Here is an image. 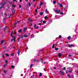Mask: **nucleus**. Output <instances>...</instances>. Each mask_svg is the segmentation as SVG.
<instances>
[{
    "mask_svg": "<svg viewBox=\"0 0 78 78\" xmlns=\"http://www.w3.org/2000/svg\"><path fill=\"white\" fill-rule=\"evenodd\" d=\"M3 3V2H0V9H4L5 8V5L6 4V2Z\"/></svg>",
    "mask_w": 78,
    "mask_h": 78,
    "instance_id": "f257e3e1",
    "label": "nucleus"
},
{
    "mask_svg": "<svg viewBox=\"0 0 78 78\" xmlns=\"http://www.w3.org/2000/svg\"><path fill=\"white\" fill-rule=\"evenodd\" d=\"M12 33H13V32L12 31L11 33V35L10 36L12 37V39L11 40V42H12V41H14V42H15V37L12 36Z\"/></svg>",
    "mask_w": 78,
    "mask_h": 78,
    "instance_id": "f03ea898",
    "label": "nucleus"
},
{
    "mask_svg": "<svg viewBox=\"0 0 78 78\" xmlns=\"http://www.w3.org/2000/svg\"><path fill=\"white\" fill-rule=\"evenodd\" d=\"M55 12L57 13V14H59V12H60V10H58H58L57 9H55Z\"/></svg>",
    "mask_w": 78,
    "mask_h": 78,
    "instance_id": "7ed1b4c3",
    "label": "nucleus"
},
{
    "mask_svg": "<svg viewBox=\"0 0 78 78\" xmlns=\"http://www.w3.org/2000/svg\"><path fill=\"white\" fill-rule=\"evenodd\" d=\"M18 36H19L20 38H19L18 41H19V39H21V38H22V39L23 38V36H22V35H18Z\"/></svg>",
    "mask_w": 78,
    "mask_h": 78,
    "instance_id": "20e7f679",
    "label": "nucleus"
},
{
    "mask_svg": "<svg viewBox=\"0 0 78 78\" xmlns=\"http://www.w3.org/2000/svg\"><path fill=\"white\" fill-rule=\"evenodd\" d=\"M67 46H68V47H72V46H73V45L72 44H67Z\"/></svg>",
    "mask_w": 78,
    "mask_h": 78,
    "instance_id": "39448f33",
    "label": "nucleus"
},
{
    "mask_svg": "<svg viewBox=\"0 0 78 78\" xmlns=\"http://www.w3.org/2000/svg\"><path fill=\"white\" fill-rule=\"evenodd\" d=\"M66 73H68V72H69V73H72V71H71V70H68L67 71H66Z\"/></svg>",
    "mask_w": 78,
    "mask_h": 78,
    "instance_id": "423d86ee",
    "label": "nucleus"
},
{
    "mask_svg": "<svg viewBox=\"0 0 78 78\" xmlns=\"http://www.w3.org/2000/svg\"><path fill=\"white\" fill-rule=\"evenodd\" d=\"M12 12L13 14H14L15 13V10L13 8H12Z\"/></svg>",
    "mask_w": 78,
    "mask_h": 78,
    "instance_id": "0eeeda50",
    "label": "nucleus"
},
{
    "mask_svg": "<svg viewBox=\"0 0 78 78\" xmlns=\"http://www.w3.org/2000/svg\"><path fill=\"white\" fill-rule=\"evenodd\" d=\"M27 30V27L24 28L23 29V31L24 32H25V31H26V30Z\"/></svg>",
    "mask_w": 78,
    "mask_h": 78,
    "instance_id": "6e6552de",
    "label": "nucleus"
},
{
    "mask_svg": "<svg viewBox=\"0 0 78 78\" xmlns=\"http://www.w3.org/2000/svg\"><path fill=\"white\" fill-rule=\"evenodd\" d=\"M59 57H61L62 56V54L60 53H58V56Z\"/></svg>",
    "mask_w": 78,
    "mask_h": 78,
    "instance_id": "1a4fd4ad",
    "label": "nucleus"
},
{
    "mask_svg": "<svg viewBox=\"0 0 78 78\" xmlns=\"http://www.w3.org/2000/svg\"><path fill=\"white\" fill-rule=\"evenodd\" d=\"M28 35H27V34L24 35V37H28Z\"/></svg>",
    "mask_w": 78,
    "mask_h": 78,
    "instance_id": "9d476101",
    "label": "nucleus"
},
{
    "mask_svg": "<svg viewBox=\"0 0 78 78\" xmlns=\"http://www.w3.org/2000/svg\"><path fill=\"white\" fill-rule=\"evenodd\" d=\"M22 30L20 29L18 30V33H21V32H22Z\"/></svg>",
    "mask_w": 78,
    "mask_h": 78,
    "instance_id": "9b49d317",
    "label": "nucleus"
},
{
    "mask_svg": "<svg viewBox=\"0 0 78 78\" xmlns=\"http://www.w3.org/2000/svg\"><path fill=\"white\" fill-rule=\"evenodd\" d=\"M20 53V50H19L18 53V56H19V54Z\"/></svg>",
    "mask_w": 78,
    "mask_h": 78,
    "instance_id": "f8f14e48",
    "label": "nucleus"
},
{
    "mask_svg": "<svg viewBox=\"0 0 78 78\" xmlns=\"http://www.w3.org/2000/svg\"><path fill=\"white\" fill-rule=\"evenodd\" d=\"M60 72L61 73V75H62V76H63L64 75V73L63 72H62L61 71Z\"/></svg>",
    "mask_w": 78,
    "mask_h": 78,
    "instance_id": "ddd939ff",
    "label": "nucleus"
},
{
    "mask_svg": "<svg viewBox=\"0 0 78 78\" xmlns=\"http://www.w3.org/2000/svg\"><path fill=\"white\" fill-rule=\"evenodd\" d=\"M70 38H71V37L70 36H69L67 38V39H68L70 40Z\"/></svg>",
    "mask_w": 78,
    "mask_h": 78,
    "instance_id": "4468645a",
    "label": "nucleus"
},
{
    "mask_svg": "<svg viewBox=\"0 0 78 78\" xmlns=\"http://www.w3.org/2000/svg\"><path fill=\"white\" fill-rule=\"evenodd\" d=\"M28 21H30L31 22H33V20L30 19H28Z\"/></svg>",
    "mask_w": 78,
    "mask_h": 78,
    "instance_id": "2eb2a0df",
    "label": "nucleus"
},
{
    "mask_svg": "<svg viewBox=\"0 0 78 78\" xmlns=\"http://www.w3.org/2000/svg\"><path fill=\"white\" fill-rule=\"evenodd\" d=\"M43 4H44V3L43 2H41L40 4V6H42V5H43Z\"/></svg>",
    "mask_w": 78,
    "mask_h": 78,
    "instance_id": "dca6fc26",
    "label": "nucleus"
},
{
    "mask_svg": "<svg viewBox=\"0 0 78 78\" xmlns=\"http://www.w3.org/2000/svg\"><path fill=\"white\" fill-rule=\"evenodd\" d=\"M13 0V3H14V2H16V3H17V1H16V0Z\"/></svg>",
    "mask_w": 78,
    "mask_h": 78,
    "instance_id": "f3484780",
    "label": "nucleus"
},
{
    "mask_svg": "<svg viewBox=\"0 0 78 78\" xmlns=\"http://www.w3.org/2000/svg\"><path fill=\"white\" fill-rule=\"evenodd\" d=\"M34 37V35L32 34L31 36V38H33Z\"/></svg>",
    "mask_w": 78,
    "mask_h": 78,
    "instance_id": "a211bd4d",
    "label": "nucleus"
},
{
    "mask_svg": "<svg viewBox=\"0 0 78 78\" xmlns=\"http://www.w3.org/2000/svg\"><path fill=\"white\" fill-rule=\"evenodd\" d=\"M56 2L55 1H54L53 2V4L54 5H55L56 4Z\"/></svg>",
    "mask_w": 78,
    "mask_h": 78,
    "instance_id": "6ab92c4d",
    "label": "nucleus"
},
{
    "mask_svg": "<svg viewBox=\"0 0 78 78\" xmlns=\"http://www.w3.org/2000/svg\"><path fill=\"white\" fill-rule=\"evenodd\" d=\"M43 23L45 24V23H46V21H43Z\"/></svg>",
    "mask_w": 78,
    "mask_h": 78,
    "instance_id": "aec40b11",
    "label": "nucleus"
},
{
    "mask_svg": "<svg viewBox=\"0 0 78 78\" xmlns=\"http://www.w3.org/2000/svg\"><path fill=\"white\" fill-rule=\"evenodd\" d=\"M61 37H62V36L61 35H60V36H59L58 38L59 39H61Z\"/></svg>",
    "mask_w": 78,
    "mask_h": 78,
    "instance_id": "412c9836",
    "label": "nucleus"
},
{
    "mask_svg": "<svg viewBox=\"0 0 78 78\" xmlns=\"http://www.w3.org/2000/svg\"><path fill=\"white\" fill-rule=\"evenodd\" d=\"M4 41H1V44H3V43Z\"/></svg>",
    "mask_w": 78,
    "mask_h": 78,
    "instance_id": "4be33fe9",
    "label": "nucleus"
},
{
    "mask_svg": "<svg viewBox=\"0 0 78 78\" xmlns=\"http://www.w3.org/2000/svg\"><path fill=\"white\" fill-rule=\"evenodd\" d=\"M46 14H48V10L47 9H46Z\"/></svg>",
    "mask_w": 78,
    "mask_h": 78,
    "instance_id": "5701e85b",
    "label": "nucleus"
},
{
    "mask_svg": "<svg viewBox=\"0 0 78 78\" xmlns=\"http://www.w3.org/2000/svg\"><path fill=\"white\" fill-rule=\"evenodd\" d=\"M40 15H41V16H42V15H43V12H41L40 13Z\"/></svg>",
    "mask_w": 78,
    "mask_h": 78,
    "instance_id": "b1692460",
    "label": "nucleus"
},
{
    "mask_svg": "<svg viewBox=\"0 0 78 78\" xmlns=\"http://www.w3.org/2000/svg\"><path fill=\"white\" fill-rule=\"evenodd\" d=\"M60 7H63V5H62V4H60Z\"/></svg>",
    "mask_w": 78,
    "mask_h": 78,
    "instance_id": "393cba45",
    "label": "nucleus"
},
{
    "mask_svg": "<svg viewBox=\"0 0 78 78\" xmlns=\"http://www.w3.org/2000/svg\"><path fill=\"white\" fill-rule=\"evenodd\" d=\"M12 6L13 7H16V5H12Z\"/></svg>",
    "mask_w": 78,
    "mask_h": 78,
    "instance_id": "a878e982",
    "label": "nucleus"
},
{
    "mask_svg": "<svg viewBox=\"0 0 78 78\" xmlns=\"http://www.w3.org/2000/svg\"><path fill=\"white\" fill-rule=\"evenodd\" d=\"M5 63L6 64H7V63H8V61L7 60H5Z\"/></svg>",
    "mask_w": 78,
    "mask_h": 78,
    "instance_id": "bb28decb",
    "label": "nucleus"
},
{
    "mask_svg": "<svg viewBox=\"0 0 78 78\" xmlns=\"http://www.w3.org/2000/svg\"><path fill=\"white\" fill-rule=\"evenodd\" d=\"M55 47V44H54L52 47V48H54Z\"/></svg>",
    "mask_w": 78,
    "mask_h": 78,
    "instance_id": "cd10ccee",
    "label": "nucleus"
},
{
    "mask_svg": "<svg viewBox=\"0 0 78 78\" xmlns=\"http://www.w3.org/2000/svg\"><path fill=\"white\" fill-rule=\"evenodd\" d=\"M5 55L6 56H7V57L9 56V55H8V54H6Z\"/></svg>",
    "mask_w": 78,
    "mask_h": 78,
    "instance_id": "c85d7f7f",
    "label": "nucleus"
},
{
    "mask_svg": "<svg viewBox=\"0 0 78 78\" xmlns=\"http://www.w3.org/2000/svg\"><path fill=\"white\" fill-rule=\"evenodd\" d=\"M11 67L12 69H13V68H14V66H12Z\"/></svg>",
    "mask_w": 78,
    "mask_h": 78,
    "instance_id": "c756f323",
    "label": "nucleus"
},
{
    "mask_svg": "<svg viewBox=\"0 0 78 78\" xmlns=\"http://www.w3.org/2000/svg\"><path fill=\"white\" fill-rule=\"evenodd\" d=\"M7 2H9V3L10 4V5H12V2H10L9 1H7Z\"/></svg>",
    "mask_w": 78,
    "mask_h": 78,
    "instance_id": "7c9ffc66",
    "label": "nucleus"
},
{
    "mask_svg": "<svg viewBox=\"0 0 78 78\" xmlns=\"http://www.w3.org/2000/svg\"><path fill=\"white\" fill-rule=\"evenodd\" d=\"M60 14H61L62 15V14H64V12H60Z\"/></svg>",
    "mask_w": 78,
    "mask_h": 78,
    "instance_id": "2f4dec72",
    "label": "nucleus"
},
{
    "mask_svg": "<svg viewBox=\"0 0 78 78\" xmlns=\"http://www.w3.org/2000/svg\"><path fill=\"white\" fill-rule=\"evenodd\" d=\"M39 76H42V73H40Z\"/></svg>",
    "mask_w": 78,
    "mask_h": 78,
    "instance_id": "473e14b6",
    "label": "nucleus"
},
{
    "mask_svg": "<svg viewBox=\"0 0 78 78\" xmlns=\"http://www.w3.org/2000/svg\"><path fill=\"white\" fill-rule=\"evenodd\" d=\"M68 56L69 57H70L71 56H72V55L71 54H69V55Z\"/></svg>",
    "mask_w": 78,
    "mask_h": 78,
    "instance_id": "72a5a7b5",
    "label": "nucleus"
},
{
    "mask_svg": "<svg viewBox=\"0 0 78 78\" xmlns=\"http://www.w3.org/2000/svg\"><path fill=\"white\" fill-rule=\"evenodd\" d=\"M47 18H48V17L47 16H45L44 17L45 19H47Z\"/></svg>",
    "mask_w": 78,
    "mask_h": 78,
    "instance_id": "f704fd0d",
    "label": "nucleus"
},
{
    "mask_svg": "<svg viewBox=\"0 0 78 78\" xmlns=\"http://www.w3.org/2000/svg\"><path fill=\"white\" fill-rule=\"evenodd\" d=\"M6 65H7V64H6L5 65L3 66V67H6Z\"/></svg>",
    "mask_w": 78,
    "mask_h": 78,
    "instance_id": "c9c22d12",
    "label": "nucleus"
},
{
    "mask_svg": "<svg viewBox=\"0 0 78 78\" xmlns=\"http://www.w3.org/2000/svg\"><path fill=\"white\" fill-rule=\"evenodd\" d=\"M33 66V64H31L30 67V68H31L32 67V66Z\"/></svg>",
    "mask_w": 78,
    "mask_h": 78,
    "instance_id": "e433bc0d",
    "label": "nucleus"
},
{
    "mask_svg": "<svg viewBox=\"0 0 78 78\" xmlns=\"http://www.w3.org/2000/svg\"><path fill=\"white\" fill-rule=\"evenodd\" d=\"M19 5L20 6L19 8H21V5H20V4H19Z\"/></svg>",
    "mask_w": 78,
    "mask_h": 78,
    "instance_id": "4c0bfd02",
    "label": "nucleus"
},
{
    "mask_svg": "<svg viewBox=\"0 0 78 78\" xmlns=\"http://www.w3.org/2000/svg\"><path fill=\"white\" fill-rule=\"evenodd\" d=\"M36 27V24H35L34 25V28H35Z\"/></svg>",
    "mask_w": 78,
    "mask_h": 78,
    "instance_id": "58836bf2",
    "label": "nucleus"
},
{
    "mask_svg": "<svg viewBox=\"0 0 78 78\" xmlns=\"http://www.w3.org/2000/svg\"><path fill=\"white\" fill-rule=\"evenodd\" d=\"M4 73L5 74V73H6V71L4 70Z\"/></svg>",
    "mask_w": 78,
    "mask_h": 78,
    "instance_id": "ea45409f",
    "label": "nucleus"
},
{
    "mask_svg": "<svg viewBox=\"0 0 78 78\" xmlns=\"http://www.w3.org/2000/svg\"><path fill=\"white\" fill-rule=\"evenodd\" d=\"M39 28V27L37 26V27H36L35 28H36V29H37V28Z\"/></svg>",
    "mask_w": 78,
    "mask_h": 78,
    "instance_id": "a19ab883",
    "label": "nucleus"
},
{
    "mask_svg": "<svg viewBox=\"0 0 78 78\" xmlns=\"http://www.w3.org/2000/svg\"><path fill=\"white\" fill-rule=\"evenodd\" d=\"M4 55H5V54H2V57H3V58H4Z\"/></svg>",
    "mask_w": 78,
    "mask_h": 78,
    "instance_id": "79ce46f5",
    "label": "nucleus"
},
{
    "mask_svg": "<svg viewBox=\"0 0 78 78\" xmlns=\"http://www.w3.org/2000/svg\"><path fill=\"white\" fill-rule=\"evenodd\" d=\"M28 5H29V6H31V4L30 3H29Z\"/></svg>",
    "mask_w": 78,
    "mask_h": 78,
    "instance_id": "37998d69",
    "label": "nucleus"
},
{
    "mask_svg": "<svg viewBox=\"0 0 78 78\" xmlns=\"http://www.w3.org/2000/svg\"><path fill=\"white\" fill-rule=\"evenodd\" d=\"M56 50H58V48H55Z\"/></svg>",
    "mask_w": 78,
    "mask_h": 78,
    "instance_id": "c03bdc74",
    "label": "nucleus"
},
{
    "mask_svg": "<svg viewBox=\"0 0 78 78\" xmlns=\"http://www.w3.org/2000/svg\"><path fill=\"white\" fill-rule=\"evenodd\" d=\"M38 25H41V23H39L38 24Z\"/></svg>",
    "mask_w": 78,
    "mask_h": 78,
    "instance_id": "a18cd8bd",
    "label": "nucleus"
},
{
    "mask_svg": "<svg viewBox=\"0 0 78 78\" xmlns=\"http://www.w3.org/2000/svg\"><path fill=\"white\" fill-rule=\"evenodd\" d=\"M14 55V54H12L11 55V56H13Z\"/></svg>",
    "mask_w": 78,
    "mask_h": 78,
    "instance_id": "49530a36",
    "label": "nucleus"
},
{
    "mask_svg": "<svg viewBox=\"0 0 78 78\" xmlns=\"http://www.w3.org/2000/svg\"><path fill=\"white\" fill-rule=\"evenodd\" d=\"M17 23H15L14 24V25H16L17 24Z\"/></svg>",
    "mask_w": 78,
    "mask_h": 78,
    "instance_id": "de8ad7c7",
    "label": "nucleus"
},
{
    "mask_svg": "<svg viewBox=\"0 0 78 78\" xmlns=\"http://www.w3.org/2000/svg\"><path fill=\"white\" fill-rule=\"evenodd\" d=\"M35 12H37V9H36V10H35Z\"/></svg>",
    "mask_w": 78,
    "mask_h": 78,
    "instance_id": "09e8293b",
    "label": "nucleus"
},
{
    "mask_svg": "<svg viewBox=\"0 0 78 78\" xmlns=\"http://www.w3.org/2000/svg\"><path fill=\"white\" fill-rule=\"evenodd\" d=\"M53 69H56V68L55 67H53Z\"/></svg>",
    "mask_w": 78,
    "mask_h": 78,
    "instance_id": "8fccbe9b",
    "label": "nucleus"
},
{
    "mask_svg": "<svg viewBox=\"0 0 78 78\" xmlns=\"http://www.w3.org/2000/svg\"><path fill=\"white\" fill-rule=\"evenodd\" d=\"M66 69L65 67L63 68V70H66Z\"/></svg>",
    "mask_w": 78,
    "mask_h": 78,
    "instance_id": "3c124183",
    "label": "nucleus"
},
{
    "mask_svg": "<svg viewBox=\"0 0 78 78\" xmlns=\"http://www.w3.org/2000/svg\"><path fill=\"white\" fill-rule=\"evenodd\" d=\"M15 34H16V31H15L14 32Z\"/></svg>",
    "mask_w": 78,
    "mask_h": 78,
    "instance_id": "603ef678",
    "label": "nucleus"
},
{
    "mask_svg": "<svg viewBox=\"0 0 78 78\" xmlns=\"http://www.w3.org/2000/svg\"><path fill=\"white\" fill-rule=\"evenodd\" d=\"M20 2H22V0H20Z\"/></svg>",
    "mask_w": 78,
    "mask_h": 78,
    "instance_id": "864d4df0",
    "label": "nucleus"
},
{
    "mask_svg": "<svg viewBox=\"0 0 78 78\" xmlns=\"http://www.w3.org/2000/svg\"><path fill=\"white\" fill-rule=\"evenodd\" d=\"M70 77H73V76H70Z\"/></svg>",
    "mask_w": 78,
    "mask_h": 78,
    "instance_id": "5fc2aeb1",
    "label": "nucleus"
},
{
    "mask_svg": "<svg viewBox=\"0 0 78 78\" xmlns=\"http://www.w3.org/2000/svg\"><path fill=\"white\" fill-rule=\"evenodd\" d=\"M6 28H7V27H5V29H4V30H5V29H6Z\"/></svg>",
    "mask_w": 78,
    "mask_h": 78,
    "instance_id": "6e6d98bb",
    "label": "nucleus"
},
{
    "mask_svg": "<svg viewBox=\"0 0 78 78\" xmlns=\"http://www.w3.org/2000/svg\"><path fill=\"white\" fill-rule=\"evenodd\" d=\"M68 76H69V77H70L69 74H68Z\"/></svg>",
    "mask_w": 78,
    "mask_h": 78,
    "instance_id": "4d7b16f0",
    "label": "nucleus"
},
{
    "mask_svg": "<svg viewBox=\"0 0 78 78\" xmlns=\"http://www.w3.org/2000/svg\"><path fill=\"white\" fill-rule=\"evenodd\" d=\"M55 17H58V16H57V15H56V16H55Z\"/></svg>",
    "mask_w": 78,
    "mask_h": 78,
    "instance_id": "13d9d810",
    "label": "nucleus"
},
{
    "mask_svg": "<svg viewBox=\"0 0 78 78\" xmlns=\"http://www.w3.org/2000/svg\"><path fill=\"white\" fill-rule=\"evenodd\" d=\"M26 2H28V0H26Z\"/></svg>",
    "mask_w": 78,
    "mask_h": 78,
    "instance_id": "bf43d9fd",
    "label": "nucleus"
},
{
    "mask_svg": "<svg viewBox=\"0 0 78 78\" xmlns=\"http://www.w3.org/2000/svg\"><path fill=\"white\" fill-rule=\"evenodd\" d=\"M34 61H36V60L34 59Z\"/></svg>",
    "mask_w": 78,
    "mask_h": 78,
    "instance_id": "052dcab7",
    "label": "nucleus"
},
{
    "mask_svg": "<svg viewBox=\"0 0 78 78\" xmlns=\"http://www.w3.org/2000/svg\"><path fill=\"white\" fill-rule=\"evenodd\" d=\"M1 14L2 15V16H3V13H1Z\"/></svg>",
    "mask_w": 78,
    "mask_h": 78,
    "instance_id": "680f3d73",
    "label": "nucleus"
},
{
    "mask_svg": "<svg viewBox=\"0 0 78 78\" xmlns=\"http://www.w3.org/2000/svg\"><path fill=\"white\" fill-rule=\"evenodd\" d=\"M42 21H43V20H42L41 21V22H42Z\"/></svg>",
    "mask_w": 78,
    "mask_h": 78,
    "instance_id": "e2e57ef3",
    "label": "nucleus"
},
{
    "mask_svg": "<svg viewBox=\"0 0 78 78\" xmlns=\"http://www.w3.org/2000/svg\"><path fill=\"white\" fill-rule=\"evenodd\" d=\"M77 73L78 74V70L77 71Z\"/></svg>",
    "mask_w": 78,
    "mask_h": 78,
    "instance_id": "0e129e2a",
    "label": "nucleus"
},
{
    "mask_svg": "<svg viewBox=\"0 0 78 78\" xmlns=\"http://www.w3.org/2000/svg\"><path fill=\"white\" fill-rule=\"evenodd\" d=\"M33 1H34V2H35V0H33Z\"/></svg>",
    "mask_w": 78,
    "mask_h": 78,
    "instance_id": "69168bd1",
    "label": "nucleus"
},
{
    "mask_svg": "<svg viewBox=\"0 0 78 78\" xmlns=\"http://www.w3.org/2000/svg\"><path fill=\"white\" fill-rule=\"evenodd\" d=\"M7 11H8V9H7Z\"/></svg>",
    "mask_w": 78,
    "mask_h": 78,
    "instance_id": "338daca9",
    "label": "nucleus"
},
{
    "mask_svg": "<svg viewBox=\"0 0 78 78\" xmlns=\"http://www.w3.org/2000/svg\"><path fill=\"white\" fill-rule=\"evenodd\" d=\"M58 62H59V61H58Z\"/></svg>",
    "mask_w": 78,
    "mask_h": 78,
    "instance_id": "774afa93",
    "label": "nucleus"
}]
</instances>
